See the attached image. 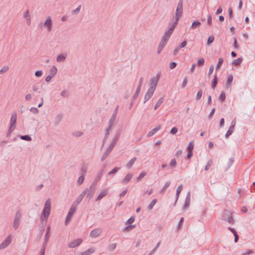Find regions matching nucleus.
I'll list each match as a JSON object with an SVG mask.
<instances>
[{"label":"nucleus","mask_w":255,"mask_h":255,"mask_svg":"<svg viewBox=\"0 0 255 255\" xmlns=\"http://www.w3.org/2000/svg\"><path fill=\"white\" fill-rule=\"evenodd\" d=\"M103 175L102 171L100 172L98 176L95 179L94 181L93 182H95V186H97V182L101 179L102 176Z\"/></svg>","instance_id":"37"},{"label":"nucleus","mask_w":255,"mask_h":255,"mask_svg":"<svg viewBox=\"0 0 255 255\" xmlns=\"http://www.w3.org/2000/svg\"><path fill=\"white\" fill-rule=\"evenodd\" d=\"M167 42L165 41V40H163L161 39L160 41L159 44L158 45V49H157V53L160 54L164 46H165Z\"/></svg>","instance_id":"19"},{"label":"nucleus","mask_w":255,"mask_h":255,"mask_svg":"<svg viewBox=\"0 0 255 255\" xmlns=\"http://www.w3.org/2000/svg\"><path fill=\"white\" fill-rule=\"evenodd\" d=\"M176 161L175 159H174V158L172 159L170 162V166L171 167H174L176 166Z\"/></svg>","instance_id":"54"},{"label":"nucleus","mask_w":255,"mask_h":255,"mask_svg":"<svg viewBox=\"0 0 255 255\" xmlns=\"http://www.w3.org/2000/svg\"><path fill=\"white\" fill-rule=\"evenodd\" d=\"M207 23L209 25H212V16L210 14L207 15Z\"/></svg>","instance_id":"60"},{"label":"nucleus","mask_w":255,"mask_h":255,"mask_svg":"<svg viewBox=\"0 0 255 255\" xmlns=\"http://www.w3.org/2000/svg\"><path fill=\"white\" fill-rule=\"evenodd\" d=\"M16 119L17 115L16 113H12L10 118L9 128L15 129L16 127Z\"/></svg>","instance_id":"8"},{"label":"nucleus","mask_w":255,"mask_h":255,"mask_svg":"<svg viewBox=\"0 0 255 255\" xmlns=\"http://www.w3.org/2000/svg\"><path fill=\"white\" fill-rule=\"evenodd\" d=\"M194 148V142L193 141H190L188 144V146L187 147V150L193 151V149Z\"/></svg>","instance_id":"48"},{"label":"nucleus","mask_w":255,"mask_h":255,"mask_svg":"<svg viewBox=\"0 0 255 255\" xmlns=\"http://www.w3.org/2000/svg\"><path fill=\"white\" fill-rule=\"evenodd\" d=\"M140 89L141 88H140L139 87H137L135 92L132 97V100H135L137 98L140 91Z\"/></svg>","instance_id":"35"},{"label":"nucleus","mask_w":255,"mask_h":255,"mask_svg":"<svg viewBox=\"0 0 255 255\" xmlns=\"http://www.w3.org/2000/svg\"><path fill=\"white\" fill-rule=\"evenodd\" d=\"M224 62V59L223 58L221 57V58H219V60H218V62L216 66V70H217L218 69H219L221 66H222L223 63Z\"/></svg>","instance_id":"31"},{"label":"nucleus","mask_w":255,"mask_h":255,"mask_svg":"<svg viewBox=\"0 0 255 255\" xmlns=\"http://www.w3.org/2000/svg\"><path fill=\"white\" fill-rule=\"evenodd\" d=\"M67 54L63 53L61 54H59L57 56L56 61L57 62H64L66 58Z\"/></svg>","instance_id":"18"},{"label":"nucleus","mask_w":255,"mask_h":255,"mask_svg":"<svg viewBox=\"0 0 255 255\" xmlns=\"http://www.w3.org/2000/svg\"><path fill=\"white\" fill-rule=\"evenodd\" d=\"M9 69V67L7 66H3L2 69L0 70V74H2L5 72H6Z\"/></svg>","instance_id":"47"},{"label":"nucleus","mask_w":255,"mask_h":255,"mask_svg":"<svg viewBox=\"0 0 255 255\" xmlns=\"http://www.w3.org/2000/svg\"><path fill=\"white\" fill-rule=\"evenodd\" d=\"M116 247H117V244L114 243V244H112L109 245L108 246V248L109 251H113L116 249Z\"/></svg>","instance_id":"45"},{"label":"nucleus","mask_w":255,"mask_h":255,"mask_svg":"<svg viewBox=\"0 0 255 255\" xmlns=\"http://www.w3.org/2000/svg\"><path fill=\"white\" fill-rule=\"evenodd\" d=\"M136 160V157L132 158L129 161V162L127 164V165H126L128 169L131 168Z\"/></svg>","instance_id":"28"},{"label":"nucleus","mask_w":255,"mask_h":255,"mask_svg":"<svg viewBox=\"0 0 255 255\" xmlns=\"http://www.w3.org/2000/svg\"><path fill=\"white\" fill-rule=\"evenodd\" d=\"M95 252V249L93 248H90L87 251L81 253V255H90Z\"/></svg>","instance_id":"25"},{"label":"nucleus","mask_w":255,"mask_h":255,"mask_svg":"<svg viewBox=\"0 0 255 255\" xmlns=\"http://www.w3.org/2000/svg\"><path fill=\"white\" fill-rule=\"evenodd\" d=\"M57 72V69L55 66H53L49 70V75L53 77L55 76Z\"/></svg>","instance_id":"23"},{"label":"nucleus","mask_w":255,"mask_h":255,"mask_svg":"<svg viewBox=\"0 0 255 255\" xmlns=\"http://www.w3.org/2000/svg\"><path fill=\"white\" fill-rule=\"evenodd\" d=\"M116 117L113 116H112L111 119H110V121L109 122V125H114V123H115V120H116Z\"/></svg>","instance_id":"53"},{"label":"nucleus","mask_w":255,"mask_h":255,"mask_svg":"<svg viewBox=\"0 0 255 255\" xmlns=\"http://www.w3.org/2000/svg\"><path fill=\"white\" fill-rule=\"evenodd\" d=\"M102 232V230L100 228H96L93 230L90 233V236L91 238H95L98 237Z\"/></svg>","instance_id":"10"},{"label":"nucleus","mask_w":255,"mask_h":255,"mask_svg":"<svg viewBox=\"0 0 255 255\" xmlns=\"http://www.w3.org/2000/svg\"><path fill=\"white\" fill-rule=\"evenodd\" d=\"M202 94H203V91L202 90H200L197 94V95H196V100H199L200 99V98H201L202 96Z\"/></svg>","instance_id":"50"},{"label":"nucleus","mask_w":255,"mask_h":255,"mask_svg":"<svg viewBox=\"0 0 255 255\" xmlns=\"http://www.w3.org/2000/svg\"><path fill=\"white\" fill-rule=\"evenodd\" d=\"M21 217V213L20 211L16 212L13 222V228L17 229L19 226L20 220Z\"/></svg>","instance_id":"6"},{"label":"nucleus","mask_w":255,"mask_h":255,"mask_svg":"<svg viewBox=\"0 0 255 255\" xmlns=\"http://www.w3.org/2000/svg\"><path fill=\"white\" fill-rule=\"evenodd\" d=\"M81 5H79L75 9L73 10L72 11L71 13L73 15H75V14H78L80 9H81Z\"/></svg>","instance_id":"43"},{"label":"nucleus","mask_w":255,"mask_h":255,"mask_svg":"<svg viewBox=\"0 0 255 255\" xmlns=\"http://www.w3.org/2000/svg\"><path fill=\"white\" fill-rule=\"evenodd\" d=\"M84 195L82 193L76 199V200L74 202V204L75 206L80 204V203L82 201Z\"/></svg>","instance_id":"22"},{"label":"nucleus","mask_w":255,"mask_h":255,"mask_svg":"<svg viewBox=\"0 0 255 255\" xmlns=\"http://www.w3.org/2000/svg\"><path fill=\"white\" fill-rule=\"evenodd\" d=\"M20 137L22 140L28 141L31 140V137L28 135H21Z\"/></svg>","instance_id":"41"},{"label":"nucleus","mask_w":255,"mask_h":255,"mask_svg":"<svg viewBox=\"0 0 255 255\" xmlns=\"http://www.w3.org/2000/svg\"><path fill=\"white\" fill-rule=\"evenodd\" d=\"M243 59L242 57H240L237 59H235L233 62V64L235 66H238L241 64V63L243 61Z\"/></svg>","instance_id":"26"},{"label":"nucleus","mask_w":255,"mask_h":255,"mask_svg":"<svg viewBox=\"0 0 255 255\" xmlns=\"http://www.w3.org/2000/svg\"><path fill=\"white\" fill-rule=\"evenodd\" d=\"M156 202V199H153L148 206V209L149 210H151Z\"/></svg>","instance_id":"38"},{"label":"nucleus","mask_w":255,"mask_h":255,"mask_svg":"<svg viewBox=\"0 0 255 255\" xmlns=\"http://www.w3.org/2000/svg\"><path fill=\"white\" fill-rule=\"evenodd\" d=\"M87 170V166L85 164H83L81 167V171L82 172V175H85Z\"/></svg>","instance_id":"40"},{"label":"nucleus","mask_w":255,"mask_h":255,"mask_svg":"<svg viewBox=\"0 0 255 255\" xmlns=\"http://www.w3.org/2000/svg\"><path fill=\"white\" fill-rule=\"evenodd\" d=\"M213 161L211 159L208 160L206 165L205 167V170L207 171L209 169V168L212 165Z\"/></svg>","instance_id":"39"},{"label":"nucleus","mask_w":255,"mask_h":255,"mask_svg":"<svg viewBox=\"0 0 255 255\" xmlns=\"http://www.w3.org/2000/svg\"><path fill=\"white\" fill-rule=\"evenodd\" d=\"M219 99L221 101H224L226 99V94L225 92L222 91L220 95Z\"/></svg>","instance_id":"46"},{"label":"nucleus","mask_w":255,"mask_h":255,"mask_svg":"<svg viewBox=\"0 0 255 255\" xmlns=\"http://www.w3.org/2000/svg\"><path fill=\"white\" fill-rule=\"evenodd\" d=\"M113 148L114 147H112V146H109L106 151L103 153L101 157V161H104V160H105V159L107 157L110 153L112 151Z\"/></svg>","instance_id":"15"},{"label":"nucleus","mask_w":255,"mask_h":255,"mask_svg":"<svg viewBox=\"0 0 255 255\" xmlns=\"http://www.w3.org/2000/svg\"><path fill=\"white\" fill-rule=\"evenodd\" d=\"M82 240L81 239H76L73 242H71L68 244V247L70 248H75L80 245L82 243Z\"/></svg>","instance_id":"13"},{"label":"nucleus","mask_w":255,"mask_h":255,"mask_svg":"<svg viewBox=\"0 0 255 255\" xmlns=\"http://www.w3.org/2000/svg\"><path fill=\"white\" fill-rule=\"evenodd\" d=\"M85 177L84 175H81L78 179L77 184L79 185H81L84 180Z\"/></svg>","instance_id":"36"},{"label":"nucleus","mask_w":255,"mask_h":255,"mask_svg":"<svg viewBox=\"0 0 255 255\" xmlns=\"http://www.w3.org/2000/svg\"><path fill=\"white\" fill-rule=\"evenodd\" d=\"M96 188L95 182H92L90 187L85 189L82 193L84 195H86L87 198L90 199L94 196Z\"/></svg>","instance_id":"2"},{"label":"nucleus","mask_w":255,"mask_h":255,"mask_svg":"<svg viewBox=\"0 0 255 255\" xmlns=\"http://www.w3.org/2000/svg\"><path fill=\"white\" fill-rule=\"evenodd\" d=\"M218 83V78L217 77V74L216 73L214 75V78L212 82V88L215 89Z\"/></svg>","instance_id":"30"},{"label":"nucleus","mask_w":255,"mask_h":255,"mask_svg":"<svg viewBox=\"0 0 255 255\" xmlns=\"http://www.w3.org/2000/svg\"><path fill=\"white\" fill-rule=\"evenodd\" d=\"M50 230V227L49 226L47 228L46 233V234L45 235V237H44V243H43V245H44L45 246L47 244V243L49 239Z\"/></svg>","instance_id":"20"},{"label":"nucleus","mask_w":255,"mask_h":255,"mask_svg":"<svg viewBox=\"0 0 255 255\" xmlns=\"http://www.w3.org/2000/svg\"><path fill=\"white\" fill-rule=\"evenodd\" d=\"M76 211V207L74 205H72L71 206L70 210L68 213V214L67 215V217L66 218L65 224V225H67L70 221L73 214Z\"/></svg>","instance_id":"5"},{"label":"nucleus","mask_w":255,"mask_h":255,"mask_svg":"<svg viewBox=\"0 0 255 255\" xmlns=\"http://www.w3.org/2000/svg\"><path fill=\"white\" fill-rule=\"evenodd\" d=\"M108 193V190L107 188H106L104 190H103L100 194L98 195L96 199V201L100 200L102 198H103L104 197H105L106 195H107Z\"/></svg>","instance_id":"16"},{"label":"nucleus","mask_w":255,"mask_h":255,"mask_svg":"<svg viewBox=\"0 0 255 255\" xmlns=\"http://www.w3.org/2000/svg\"><path fill=\"white\" fill-rule=\"evenodd\" d=\"M183 4V0H180L178 3L176 12H175V18H176V19H180V18L182 16Z\"/></svg>","instance_id":"4"},{"label":"nucleus","mask_w":255,"mask_h":255,"mask_svg":"<svg viewBox=\"0 0 255 255\" xmlns=\"http://www.w3.org/2000/svg\"><path fill=\"white\" fill-rule=\"evenodd\" d=\"M45 250V245H43L42 248L40 249L39 255H44Z\"/></svg>","instance_id":"61"},{"label":"nucleus","mask_w":255,"mask_h":255,"mask_svg":"<svg viewBox=\"0 0 255 255\" xmlns=\"http://www.w3.org/2000/svg\"><path fill=\"white\" fill-rule=\"evenodd\" d=\"M178 129L176 127H173L170 130V133L172 134H175L177 132Z\"/></svg>","instance_id":"62"},{"label":"nucleus","mask_w":255,"mask_h":255,"mask_svg":"<svg viewBox=\"0 0 255 255\" xmlns=\"http://www.w3.org/2000/svg\"><path fill=\"white\" fill-rule=\"evenodd\" d=\"M190 203V192L189 191L186 195L185 201L184 204L183 205V209H187L189 206Z\"/></svg>","instance_id":"14"},{"label":"nucleus","mask_w":255,"mask_h":255,"mask_svg":"<svg viewBox=\"0 0 255 255\" xmlns=\"http://www.w3.org/2000/svg\"><path fill=\"white\" fill-rule=\"evenodd\" d=\"M160 79V74H157L156 76L152 78L150 80V86L149 88H152V90H155L156 86L157 85V83L158 82V81Z\"/></svg>","instance_id":"7"},{"label":"nucleus","mask_w":255,"mask_h":255,"mask_svg":"<svg viewBox=\"0 0 255 255\" xmlns=\"http://www.w3.org/2000/svg\"><path fill=\"white\" fill-rule=\"evenodd\" d=\"M132 175L130 173H128L126 176V177H125V178L122 180V183L123 184H126V183H127L132 178Z\"/></svg>","instance_id":"24"},{"label":"nucleus","mask_w":255,"mask_h":255,"mask_svg":"<svg viewBox=\"0 0 255 255\" xmlns=\"http://www.w3.org/2000/svg\"><path fill=\"white\" fill-rule=\"evenodd\" d=\"M14 128L9 127L7 132L6 133V137H9L11 132L14 130Z\"/></svg>","instance_id":"63"},{"label":"nucleus","mask_w":255,"mask_h":255,"mask_svg":"<svg viewBox=\"0 0 255 255\" xmlns=\"http://www.w3.org/2000/svg\"><path fill=\"white\" fill-rule=\"evenodd\" d=\"M171 182L170 181H167L163 188L160 190V193L163 194L166 191V189L170 186Z\"/></svg>","instance_id":"29"},{"label":"nucleus","mask_w":255,"mask_h":255,"mask_svg":"<svg viewBox=\"0 0 255 255\" xmlns=\"http://www.w3.org/2000/svg\"><path fill=\"white\" fill-rule=\"evenodd\" d=\"M30 111L32 113L36 114L38 113V110L37 108L32 107L30 109Z\"/></svg>","instance_id":"58"},{"label":"nucleus","mask_w":255,"mask_h":255,"mask_svg":"<svg viewBox=\"0 0 255 255\" xmlns=\"http://www.w3.org/2000/svg\"><path fill=\"white\" fill-rule=\"evenodd\" d=\"M222 218L223 220L226 221L232 225L234 224L235 223L232 213L228 210H225L224 211L223 214L222 216Z\"/></svg>","instance_id":"3"},{"label":"nucleus","mask_w":255,"mask_h":255,"mask_svg":"<svg viewBox=\"0 0 255 255\" xmlns=\"http://www.w3.org/2000/svg\"><path fill=\"white\" fill-rule=\"evenodd\" d=\"M23 16L25 18H27L30 17V14L29 13V11L28 9H27L26 10L25 12L23 13Z\"/></svg>","instance_id":"52"},{"label":"nucleus","mask_w":255,"mask_h":255,"mask_svg":"<svg viewBox=\"0 0 255 255\" xmlns=\"http://www.w3.org/2000/svg\"><path fill=\"white\" fill-rule=\"evenodd\" d=\"M155 90L152 89V88H149L148 91L145 94L144 96V103H145L147 101H148L153 95Z\"/></svg>","instance_id":"12"},{"label":"nucleus","mask_w":255,"mask_h":255,"mask_svg":"<svg viewBox=\"0 0 255 255\" xmlns=\"http://www.w3.org/2000/svg\"><path fill=\"white\" fill-rule=\"evenodd\" d=\"M186 44H187V42H186V41L185 40L179 45V46H178V48L180 49L181 48H183L186 46Z\"/></svg>","instance_id":"64"},{"label":"nucleus","mask_w":255,"mask_h":255,"mask_svg":"<svg viewBox=\"0 0 255 255\" xmlns=\"http://www.w3.org/2000/svg\"><path fill=\"white\" fill-rule=\"evenodd\" d=\"M201 25V23L199 21H194L192 22L191 28L195 29Z\"/></svg>","instance_id":"32"},{"label":"nucleus","mask_w":255,"mask_h":255,"mask_svg":"<svg viewBox=\"0 0 255 255\" xmlns=\"http://www.w3.org/2000/svg\"><path fill=\"white\" fill-rule=\"evenodd\" d=\"M234 128H233L232 127H230L225 134V137L226 138H228L230 135H231L233 133V132H234Z\"/></svg>","instance_id":"33"},{"label":"nucleus","mask_w":255,"mask_h":255,"mask_svg":"<svg viewBox=\"0 0 255 255\" xmlns=\"http://www.w3.org/2000/svg\"><path fill=\"white\" fill-rule=\"evenodd\" d=\"M214 40V37L213 35H211L209 37L207 41V44H210L212 43Z\"/></svg>","instance_id":"56"},{"label":"nucleus","mask_w":255,"mask_h":255,"mask_svg":"<svg viewBox=\"0 0 255 255\" xmlns=\"http://www.w3.org/2000/svg\"><path fill=\"white\" fill-rule=\"evenodd\" d=\"M164 102V98L161 97L155 104L154 110H156L158 107H159Z\"/></svg>","instance_id":"27"},{"label":"nucleus","mask_w":255,"mask_h":255,"mask_svg":"<svg viewBox=\"0 0 255 255\" xmlns=\"http://www.w3.org/2000/svg\"><path fill=\"white\" fill-rule=\"evenodd\" d=\"M119 139V135H117L115 136V137L113 138V141L112 143L110 144V145L112 146V147H114L117 141H118Z\"/></svg>","instance_id":"42"},{"label":"nucleus","mask_w":255,"mask_h":255,"mask_svg":"<svg viewBox=\"0 0 255 255\" xmlns=\"http://www.w3.org/2000/svg\"><path fill=\"white\" fill-rule=\"evenodd\" d=\"M161 128L160 125L157 126L156 128L152 129L151 131H150L147 134L148 137H151L153 136L156 132H157Z\"/></svg>","instance_id":"17"},{"label":"nucleus","mask_w":255,"mask_h":255,"mask_svg":"<svg viewBox=\"0 0 255 255\" xmlns=\"http://www.w3.org/2000/svg\"><path fill=\"white\" fill-rule=\"evenodd\" d=\"M146 175V173L145 172H142L140 173L139 176L137 177V180H140L142 178H143Z\"/></svg>","instance_id":"57"},{"label":"nucleus","mask_w":255,"mask_h":255,"mask_svg":"<svg viewBox=\"0 0 255 255\" xmlns=\"http://www.w3.org/2000/svg\"><path fill=\"white\" fill-rule=\"evenodd\" d=\"M51 209V201L50 199H47L44 204V207L42 212L41 215L40 220L41 221L45 218L46 220L48 218L50 215Z\"/></svg>","instance_id":"1"},{"label":"nucleus","mask_w":255,"mask_h":255,"mask_svg":"<svg viewBox=\"0 0 255 255\" xmlns=\"http://www.w3.org/2000/svg\"><path fill=\"white\" fill-rule=\"evenodd\" d=\"M205 60L203 58H201L198 60L197 62V65L198 66H201L203 65L204 63Z\"/></svg>","instance_id":"59"},{"label":"nucleus","mask_w":255,"mask_h":255,"mask_svg":"<svg viewBox=\"0 0 255 255\" xmlns=\"http://www.w3.org/2000/svg\"><path fill=\"white\" fill-rule=\"evenodd\" d=\"M11 242L10 236H7L4 240L0 244V250L4 249L7 247Z\"/></svg>","instance_id":"9"},{"label":"nucleus","mask_w":255,"mask_h":255,"mask_svg":"<svg viewBox=\"0 0 255 255\" xmlns=\"http://www.w3.org/2000/svg\"><path fill=\"white\" fill-rule=\"evenodd\" d=\"M60 95L62 97L66 98L68 96L69 93L67 91L63 90L61 92Z\"/></svg>","instance_id":"51"},{"label":"nucleus","mask_w":255,"mask_h":255,"mask_svg":"<svg viewBox=\"0 0 255 255\" xmlns=\"http://www.w3.org/2000/svg\"><path fill=\"white\" fill-rule=\"evenodd\" d=\"M182 188H183V187H182V184L180 185L177 187V189L176 190V200H175V203H174V205L176 204V202H177V200L178 199V198H179V194H180L181 191H182Z\"/></svg>","instance_id":"21"},{"label":"nucleus","mask_w":255,"mask_h":255,"mask_svg":"<svg viewBox=\"0 0 255 255\" xmlns=\"http://www.w3.org/2000/svg\"><path fill=\"white\" fill-rule=\"evenodd\" d=\"M233 80V75L232 74L229 75L228 77V78H227V80L226 81V86H229L232 82Z\"/></svg>","instance_id":"34"},{"label":"nucleus","mask_w":255,"mask_h":255,"mask_svg":"<svg viewBox=\"0 0 255 255\" xmlns=\"http://www.w3.org/2000/svg\"><path fill=\"white\" fill-rule=\"evenodd\" d=\"M52 25V23L51 18L50 16H48L43 23V26L47 28L48 31H50L51 30Z\"/></svg>","instance_id":"11"},{"label":"nucleus","mask_w":255,"mask_h":255,"mask_svg":"<svg viewBox=\"0 0 255 255\" xmlns=\"http://www.w3.org/2000/svg\"><path fill=\"white\" fill-rule=\"evenodd\" d=\"M161 241H160L158 242V243L157 244V245L155 246V247L154 248V249L151 251V252L149 254V255H152L153 253H155V252L157 250L158 248L159 245H160Z\"/></svg>","instance_id":"44"},{"label":"nucleus","mask_w":255,"mask_h":255,"mask_svg":"<svg viewBox=\"0 0 255 255\" xmlns=\"http://www.w3.org/2000/svg\"><path fill=\"white\" fill-rule=\"evenodd\" d=\"M43 74V72L42 70H38L35 72V76L37 77H40L42 76Z\"/></svg>","instance_id":"55"},{"label":"nucleus","mask_w":255,"mask_h":255,"mask_svg":"<svg viewBox=\"0 0 255 255\" xmlns=\"http://www.w3.org/2000/svg\"><path fill=\"white\" fill-rule=\"evenodd\" d=\"M120 169V167H116L115 168H114L112 171H111L110 172H109L108 173V174L109 175H112V174H113L115 173H116L119 169Z\"/></svg>","instance_id":"49"}]
</instances>
